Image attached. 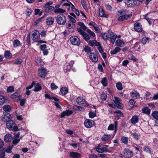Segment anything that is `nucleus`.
<instances>
[{"label":"nucleus","instance_id":"1","mask_svg":"<svg viewBox=\"0 0 158 158\" xmlns=\"http://www.w3.org/2000/svg\"><path fill=\"white\" fill-rule=\"evenodd\" d=\"M6 126L7 129L10 131H19L18 127L16 124L12 120H9L7 121Z\"/></svg>","mask_w":158,"mask_h":158},{"label":"nucleus","instance_id":"2","mask_svg":"<svg viewBox=\"0 0 158 158\" xmlns=\"http://www.w3.org/2000/svg\"><path fill=\"white\" fill-rule=\"evenodd\" d=\"M56 21L59 24L64 25L66 21V17L64 15L60 14L57 16Z\"/></svg>","mask_w":158,"mask_h":158},{"label":"nucleus","instance_id":"3","mask_svg":"<svg viewBox=\"0 0 158 158\" xmlns=\"http://www.w3.org/2000/svg\"><path fill=\"white\" fill-rule=\"evenodd\" d=\"M70 40L73 45L78 46L80 44V39L77 36H74L71 37Z\"/></svg>","mask_w":158,"mask_h":158},{"label":"nucleus","instance_id":"4","mask_svg":"<svg viewBox=\"0 0 158 158\" xmlns=\"http://www.w3.org/2000/svg\"><path fill=\"white\" fill-rule=\"evenodd\" d=\"M85 127L87 128H90L94 126V122L92 120L86 119L84 123Z\"/></svg>","mask_w":158,"mask_h":158},{"label":"nucleus","instance_id":"5","mask_svg":"<svg viewBox=\"0 0 158 158\" xmlns=\"http://www.w3.org/2000/svg\"><path fill=\"white\" fill-rule=\"evenodd\" d=\"M78 24L80 26V27L77 28L78 31L80 34L85 32L84 31L87 29L86 27L83 23L78 22Z\"/></svg>","mask_w":158,"mask_h":158},{"label":"nucleus","instance_id":"6","mask_svg":"<svg viewBox=\"0 0 158 158\" xmlns=\"http://www.w3.org/2000/svg\"><path fill=\"white\" fill-rule=\"evenodd\" d=\"M32 40L35 41L37 42L40 38L39 32L36 30H34L32 33Z\"/></svg>","mask_w":158,"mask_h":158},{"label":"nucleus","instance_id":"7","mask_svg":"<svg viewBox=\"0 0 158 158\" xmlns=\"http://www.w3.org/2000/svg\"><path fill=\"white\" fill-rule=\"evenodd\" d=\"M50 100L51 102L54 103V105L56 107L58 108L61 109V108L60 105L59 103L60 102L59 99L55 97L50 96Z\"/></svg>","mask_w":158,"mask_h":158},{"label":"nucleus","instance_id":"8","mask_svg":"<svg viewBox=\"0 0 158 158\" xmlns=\"http://www.w3.org/2000/svg\"><path fill=\"white\" fill-rule=\"evenodd\" d=\"M132 16V14H130L129 15L124 14L120 16L118 19V21L119 22L123 21L124 20H127Z\"/></svg>","mask_w":158,"mask_h":158},{"label":"nucleus","instance_id":"9","mask_svg":"<svg viewBox=\"0 0 158 158\" xmlns=\"http://www.w3.org/2000/svg\"><path fill=\"white\" fill-rule=\"evenodd\" d=\"M38 72L39 76L42 78H44L47 74L46 70L44 67L40 68Z\"/></svg>","mask_w":158,"mask_h":158},{"label":"nucleus","instance_id":"10","mask_svg":"<svg viewBox=\"0 0 158 158\" xmlns=\"http://www.w3.org/2000/svg\"><path fill=\"white\" fill-rule=\"evenodd\" d=\"M66 30L68 31L69 33L72 32L75 27V24L71 23H67L66 25Z\"/></svg>","mask_w":158,"mask_h":158},{"label":"nucleus","instance_id":"11","mask_svg":"<svg viewBox=\"0 0 158 158\" xmlns=\"http://www.w3.org/2000/svg\"><path fill=\"white\" fill-rule=\"evenodd\" d=\"M134 28L135 31L138 32H141L143 30L141 24L139 23H136L134 25Z\"/></svg>","mask_w":158,"mask_h":158},{"label":"nucleus","instance_id":"12","mask_svg":"<svg viewBox=\"0 0 158 158\" xmlns=\"http://www.w3.org/2000/svg\"><path fill=\"white\" fill-rule=\"evenodd\" d=\"M123 154L124 156L130 158L133 156V152L128 148H125L124 149Z\"/></svg>","mask_w":158,"mask_h":158},{"label":"nucleus","instance_id":"13","mask_svg":"<svg viewBox=\"0 0 158 158\" xmlns=\"http://www.w3.org/2000/svg\"><path fill=\"white\" fill-rule=\"evenodd\" d=\"M108 33L112 43L114 44L117 38V35L111 31H109Z\"/></svg>","mask_w":158,"mask_h":158},{"label":"nucleus","instance_id":"14","mask_svg":"<svg viewBox=\"0 0 158 158\" xmlns=\"http://www.w3.org/2000/svg\"><path fill=\"white\" fill-rule=\"evenodd\" d=\"M73 113V112L71 110H66L64 111L60 114V117L61 118L64 117L65 116H69L72 114Z\"/></svg>","mask_w":158,"mask_h":158},{"label":"nucleus","instance_id":"15","mask_svg":"<svg viewBox=\"0 0 158 158\" xmlns=\"http://www.w3.org/2000/svg\"><path fill=\"white\" fill-rule=\"evenodd\" d=\"M89 58L92 62H97L98 60L97 56L96 54L94 53H90Z\"/></svg>","mask_w":158,"mask_h":158},{"label":"nucleus","instance_id":"16","mask_svg":"<svg viewBox=\"0 0 158 158\" xmlns=\"http://www.w3.org/2000/svg\"><path fill=\"white\" fill-rule=\"evenodd\" d=\"M12 139V135L10 134H7L4 136V140L6 143L10 142Z\"/></svg>","mask_w":158,"mask_h":158},{"label":"nucleus","instance_id":"17","mask_svg":"<svg viewBox=\"0 0 158 158\" xmlns=\"http://www.w3.org/2000/svg\"><path fill=\"white\" fill-rule=\"evenodd\" d=\"M76 102L78 105H81L83 104L85 102V100L81 97H78L76 100Z\"/></svg>","mask_w":158,"mask_h":158},{"label":"nucleus","instance_id":"18","mask_svg":"<svg viewBox=\"0 0 158 158\" xmlns=\"http://www.w3.org/2000/svg\"><path fill=\"white\" fill-rule=\"evenodd\" d=\"M69 156L73 158H80L81 155L80 153L75 152H71L70 153Z\"/></svg>","mask_w":158,"mask_h":158},{"label":"nucleus","instance_id":"19","mask_svg":"<svg viewBox=\"0 0 158 158\" xmlns=\"http://www.w3.org/2000/svg\"><path fill=\"white\" fill-rule=\"evenodd\" d=\"M11 118L10 114L8 113H7L4 114L2 117V120L4 122H6L9 120H10V119Z\"/></svg>","mask_w":158,"mask_h":158},{"label":"nucleus","instance_id":"20","mask_svg":"<svg viewBox=\"0 0 158 158\" xmlns=\"http://www.w3.org/2000/svg\"><path fill=\"white\" fill-rule=\"evenodd\" d=\"M130 95L133 98L136 99H138L140 97V94L135 91L131 92Z\"/></svg>","mask_w":158,"mask_h":158},{"label":"nucleus","instance_id":"21","mask_svg":"<svg viewBox=\"0 0 158 158\" xmlns=\"http://www.w3.org/2000/svg\"><path fill=\"white\" fill-rule=\"evenodd\" d=\"M43 12H48L49 11V2H47L43 7Z\"/></svg>","mask_w":158,"mask_h":158},{"label":"nucleus","instance_id":"22","mask_svg":"<svg viewBox=\"0 0 158 158\" xmlns=\"http://www.w3.org/2000/svg\"><path fill=\"white\" fill-rule=\"evenodd\" d=\"M121 49L119 47H117L113 50H111L110 52V54L111 55H114L116 54L117 53L120 52Z\"/></svg>","mask_w":158,"mask_h":158},{"label":"nucleus","instance_id":"23","mask_svg":"<svg viewBox=\"0 0 158 158\" xmlns=\"http://www.w3.org/2000/svg\"><path fill=\"white\" fill-rule=\"evenodd\" d=\"M139 121L138 117L137 115H134L132 117L131 119V122L133 124L137 123Z\"/></svg>","mask_w":158,"mask_h":158},{"label":"nucleus","instance_id":"24","mask_svg":"<svg viewBox=\"0 0 158 158\" xmlns=\"http://www.w3.org/2000/svg\"><path fill=\"white\" fill-rule=\"evenodd\" d=\"M142 112L148 115L150 114L151 110L148 107H145L142 108Z\"/></svg>","mask_w":158,"mask_h":158},{"label":"nucleus","instance_id":"25","mask_svg":"<svg viewBox=\"0 0 158 158\" xmlns=\"http://www.w3.org/2000/svg\"><path fill=\"white\" fill-rule=\"evenodd\" d=\"M131 135L134 139L137 141L139 140L140 136V134L136 132L131 133Z\"/></svg>","mask_w":158,"mask_h":158},{"label":"nucleus","instance_id":"26","mask_svg":"<svg viewBox=\"0 0 158 158\" xmlns=\"http://www.w3.org/2000/svg\"><path fill=\"white\" fill-rule=\"evenodd\" d=\"M60 92L63 95H65L68 92V90L66 87H63L60 89Z\"/></svg>","mask_w":158,"mask_h":158},{"label":"nucleus","instance_id":"27","mask_svg":"<svg viewBox=\"0 0 158 158\" xmlns=\"http://www.w3.org/2000/svg\"><path fill=\"white\" fill-rule=\"evenodd\" d=\"M83 37V39L86 41H87L90 38V36L85 32H84L81 34Z\"/></svg>","mask_w":158,"mask_h":158},{"label":"nucleus","instance_id":"28","mask_svg":"<svg viewBox=\"0 0 158 158\" xmlns=\"http://www.w3.org/2000/svg\"><path fill=\"white\" fill-rule=\"evenodd\" d=\"M99 15L101 17H106V14L102 8L100 7L99 10Z\"/></svg>","mask_w":158,"mask_h":158},{"label":"nucleus","instance_id":"29","mask_svg":"<svg viewBox=\"0 0 158 158\" xmlns=\"http://www.w3.org/2000/svg\"><path fill=\"white\" fill-rule=\"evenodd\" d=\"M111 135H105L102 137L101 139L103 141H107L110 138Z\"/></svg>","mask_w":158,"mask_h":158},{"label":"nucleus","instance_id":"30","mask_svg":"<svg viewBox=\"0 0 158 158\" xmlns=\"http://www.w3.org/2000/svg\"><path fill=\"white\" fill-rule=\"evenodd\" d=\"M117 45L121 47H123L124 45V43L122 40L119 39L116 41Z\"/></svg>","mask_w":158,"mask_h":158},{"label":"nucleus","instance_id":"31","mask_svg":"<svg viewBox=\"0 0 158 158\" xmlns=\"http://www.w3.org/2000/svg\"><path fill=\"white\" fill-rule=\"evenodd\" d=\"M4 56L7 58L10 59L12 56L11 53L10 51H5L4 52Z\"/></svg>","mask_w":158,"mask_h":158},{"label":"nucleus","instance_id":"32","mask_svg":"<svg viewBox=\"0 0 158 158\" xmlns=\"http://www.w3.org/2000/svg\"><path fill=\"white\" fill-rule=\"evenodd\" d=\"M41 89V87L40 84L37 83L35 86V87L34 88L33 90L35 92H37Z\"/></svg>","mask_w":158,"mask_h":158},{"label":"nucleus","instance_id":"33","mask_svg":"<svg viewBox=\"0 0 158 158\" xmlns=\"http://www.w3.org/2000/svg\"><path fill=\"white\" fill-rule=\"evenodd\" d=\"M54 11L56 13H63L66 12V10H65L59 8L55 10Z\"/></svg>","mask_w":158,"mask_h":158},{"label":"nucleus","instance_id":"34","mask_svg":"<svg viewBox=\"0 0 158 158\" xmlns=\"http://www.w3.org/2000/svg\"><path fill=\"white\" fill-rule=\"evenodd\" d=\"M13 46L14 47H17L19 46L20 45V42L18 40H14L13 42Z\"/></svg>","mask_w":158,"mask_h":158},{"label":"nucleus","instance_id":"35","mask_svg":"<svg viewBox=\"0 0 158 158\" xmlns=\"http://www.w3.org/2000/svg\"><path fill=\"white\" fill-rule=\"evenodd\" d=\"M101 82L103 86H107V79L106 77H104L102 78Z\"/></svg>","mask_w":158,"mask_h":158},{"label":"nucleus","instance_id":"36","mask_svg":"<svg viewBox=\"0 0 158 158\" xmlns=\"http://www.w3.org/2000/svg\"><path fill=\"white\" fill-rule=\"evenodd\" d=\"M152 116L155 119L158 120V111H154L152 114Z\"/></svg>","mask_w":158,"mask_h":158},{"label":"nucleus","instance_id":"37","mask_svg":"<svg viewBox=\"0 0 158 158\" xmlns=\"http://www.w3.org/2000/svg\"><path fill=\"white\" fill-rule=\"evenodd\" d=\"M11 108L10 106L5 105L3 107L4 110L6 112H9L11 110Z\"/></svg>","mask_w":158,"mask_h":158},{"label":"nucleus","instance_id":"38","mask_svg":"<svg viewBox=\"0 0 158 158\" xmlns=\"http://www.w3.org/2000/svg\"><path fill=\"white\" fill-rule=\"evenodd\" d=\"M73 108L75 110L77 111H83L84 110L83 107L76 105L74 106Z\"/></svg>","mask_w":158,"mask_h":158},{"label":"nucleus","instance_id":"39","mask_svg":"<svg viewBox=\"0 0 158 158\" xmlns=\"http://www.w3.org/2000/svg\"><path fill=\"white\" fill-rule=\"evenodd\" d=\"M128 138L127 137L123 136L121 139V140L123 143L125 144H127L128 143Z\"/></svg>","mask_w":158,"mask_h":158},{"label":"nucleus","instance_id":"40","mask_svg":"<svg viewBox=\"0 0 158 158\" xmlns=\"http://www.w3.org/2000/svg\"><path fill=\"white\" fill-rule=\"evenodd\" d=\"M116 86L117 89L119 90H121L123 89L122 84L120 82H118L116 84Z\"/></svg>","mask_w":158,"mask_h":158},{"label":"nucleus","instance_id":"41","mask_svg":"<svg viewBox=\"0 0 158 158\" xmlns=\"http://www.w3.org/2000/svg\"><path fill=\"white\" fill-rule=\"evenodd\" d=\"M106 94L104 93H103L100 96L102 100H105L106 99Z\"/></svg>","mask_w":158,"mask_h":158},{"label":"nucleus","instance_id":"42","mask_svg":"<svg viewBox=\"0 0 158 158\" xmlns=\"http://www.w3.org/2000/svg\"><path fill=\"white\" fill-rule=\"evenodd\" d=\"M5 99L3 96L0 95V105H2L5 102Z\"/></svg>","mask_w":158,"mask_h":158},{"label":"nucleus","instance_id":"43","mask_svg":"<svg viewBox=\"0 0 158 158\" xmlns=\"http://www.w3.org/2000/svg\"><path fill=\"white\" fill-rule=\"evenodd\" d=\"M81 4L85 9L87 8L86 2L85 0H81Z\"/></svg>","mask_w":158,"mask_h":158},{"label":"nucleus","instance_id":"44","mask_svg":"<svg viewBox=\"0 0 158 158\" xmlns=\"http://www.w3.org/2000/svg\"><path fill=\"white\" fill-rule=\"evenodd\" d=\"M149 39L148 37L143 38L142 39L141 42L143 44H145L148 42Z\"/></svg>","mask_w":158,"mask_h":158},{"label":"nucleus","instance_id":"45","mask_svg":"<svg viewBox=\"0 0 158 158\" xmlns=\"http://www.w3.org/2000/svg\"><path fill=\"white\" fill-rule=\"evenodd\" d=\"M118 15H123L126 14L125 10L123 9H122L118 11Z\"/></svg>","mask_w":158,"mask_h":158},{"label":"nucleus","instance_id":"46","mask_svg":"<svg viewBox=\"0 0 158 158\" xmlns=\"http://www.w3.org/2000/svg\"><path fill=\"white\" fill-rule=\"evenodd\" d=\"M89 116L90 118H93L96 116V114L92 111H90L89 113Z\"/></svg>","mask_w":158,"mask_h":158},{"label":"nucleus","instance_id":"47","mask_svg":"<svg viewBox=\"0 0 158 158\" xmlns=\"http://www.w3.org/2000/svg\"><path fill=\"white\" fill-rule=\"evenodd\" d=\"M144 151L148 153H151V150L150 148L148 146H146L144 147Z\"/></svg>","mask_w":158,"mask_h":158},{"label":"nucleus","instance_id":"48","mask_svg":"<svg viewBox=\"0 0 158 158\" xmlns=\"http://www.w3.org/2000/svg\"><path fill=\"white\" fill-rule=\"evenodd\" d=\"M14 90V87L12 86H10L7 88V92H12Z\"/></svg>","mask_w":158,"mask_h":158},{"label":"nucleus","instance_id":"49","mask_svg":"<svg viewBox=\"0 0 158 158\" xmlns=\"http://www.w3.org/2000/svg\"><path fill=\"white\" fill-rule=\"evenodd\" d=\"M84 51L87 53H89L91 52L90 48L88 46H85L84 48Z\"/></svg>","mask_w":158,"mask_h":158},{"label":"nucleus","instance_id":"50","mask_svg":"<svg viewBox=\"0 0 158 158\" xmlns=\"http://www.w3.org/2000/svg\"><path fill=\"white\" fill-rule=\"evenodd\" d=\"M23 62V60L21 59H19L17 60H16L14 62V64H21Z\"/></svg>","mask_w":158,"mask_h":158},{"label":"nucleus","instance_id":"51","mask_svg":"<svg viewBox=\"0 0 158 158\" xmlns=\"http://www.w3.org/2000/svg\"><path fill=\"white\" fill-rule=\"evenodd\" d=\"M51 87L52 90H55L58 88V87L55 84L53 83L51 84Z\"/></svg>","mask_w":158,"mask_h":158},{"label":"nucleus","instance_id":"52","mask_svg":"<svg viewBox=\"0 0 158 158\" xmlns=\"http://www.w3.org/2000/svg\"><path fill=\"white\" fill-rule=\"evenodd\" d=\"M71 67L72 66L71 64H68L66 67H65L64 68L65 70H66V71H69L70 70Z\"/></svg>","mask_w":158,"mask_h":158},{"label":"nucleus","instance_id":"53","mask_svg":"<svg viewBox=\"0 0 158 158\" xmlns=\"http://www.w3.org/2000/svg\"><path fill=\"white\" fill-rule=\"evenodd\" d=\"M26 99L25 98L21 99L20 100V105L22 106L24 105V104L26 103Z\"/></svg>","mask_w":158,"mask_h":158},{"label":"nucleus","instance_id":"54","mask_svg":"<svg viewBox=\"0 0 158 158\" xmlns=\"http://www.w3.org/2000/svg\"><path fill=\"white\" fill-rule=\"evenodd\" d=\"M115 104L117 107L118 108L121 109L123 107V105L119 102L117 103L115 102Z\"/></svg>","mask_w":158,"mask_h":158},{"label":"nucleus","instance_id":"55","mask_svg":"<svg viewBox=\"0 0 158 158\" xmlns=\"http://www.w3.org/2000/svg\"><path fill=\"white\" fill-rule=\"evenodd\" d=\"M20 139L15 138L13 141V143L14 144L16 145L19 143L20 141Z\"/></svg>","mask_w":158,"mask_h":158},{"label":"nucleus","instance_id":"56","mask_svg":"<svg viewBox=\"0 0 158 158\" xmlns=\"http://www.w3.org/2000/svg\"><path fill=\"white\" fill-rule=\"evenodd\" d=\"M87 31L93 37H94L95 36V35L94 33L93 32L91 31L90 30L88 29L87 30Z\"/></svg>","mask_w":158,"mask_h":158},{"label":"nucleus","instance_id":"57","mask_svg":"<svg viewBox=\"0 0 158 158\" xmlns=\"http://www.w3.org/2000/svg\"><path fill=\"white\" fill-rule=\"evenodd\" d=\"M68 16L69 18L70 22H72V23H73L74 24V23L76 21L75 19L70 16Z\"/></svg>","mask_w":158,"mask_h":158},{"label":"nucleus","instance_id":"58","mask_svg":"<svg viewBox=\"0 0 158 158\" xmlns=\"http://www.w3.org/2000/svg\"><path fill=\"white\" fill-rule=\"evenodd\" d=\"M32 12V10L31 9H27L26 11V15L29 16Z\"/></svg>","mask_w":158,"mask_h":158},{"label":"nucleus","instance_id":"59","mask_svg":"<svg viewBox=\"0 0 158 158\" xmlns=\"http://www.w3.org/2000/svg\"><path fill=\"white\" fill-rule=\"evenodd\" d=\"M95 41L96 40H89V44L90 46H93L94 45V44L95 42Z\"/></svg>","mask_w":158,"mask_h":158},{"label":"nucleus","instance_id":"60","mask_svg":"<svg viewBox=\"0 0 158 158\" xmlns=\"http://www.w3.org/2000/svg\"><path fill=\"white\" fill-rule=\"evenodd\" d=\"M27 42L29 44H30V34H29L27 36Z\"/></svg>","mask_w":158,"mask_h":158},{"label":"nucleus","instance_id":"61","mask_svg":"<svg viewBox=\"0 0 158 158\" xmlns=\"http://www.w3.org/2000/svg\"><path fill=\"white\" fill-rule=\"evenodd\" d=\"M98 70L101 72H102L103 71V69L102 66L101 64H99L98 65Z\"/></svg>","mask_w":158,"mask_h":158},{"label":"nucleus","instance_id":"62","mask_svg":"<svg viewBox=\"0 0 158 158\" xmlns=\"http://www.w3.org/2000/svg\"><path fill=\"white\" fill-rule=\"evenodd\" d=\"M35 83L34 82H33L31 84V85H30L26 87V89L27 90H28L30 89H31L33 87Z\"/></svg>","mask_w":158,"mask_h":158},{"label":"nucleus","instance_id":"63","mask_svg":"<svg viewBox=\"0 0 158 158\" xmlns=\"http://www.w3.org/2000/svg\"><path fill=\"white\" fill-rule=\"evenodd\" d=\"M115 100H114V102L115 103V102L116 103H118L120 101V99L118 97H114Z\"/></svg>","mask_w":158,"mask_h":158},{"label":"nucleus","instance_id":"64","mask_svg":"<svg viewBox=\"0 0 158 158\" xmlns=\"http://www.w3.org/2000/svg\"><path fill=\"white\" fill-rule=\"evenodd\" d=\"M99 156L102 158H107V155L106 154H101L99 155Z\"/></svg>","mask_w":158,"mask_h":158}]
</instances>
